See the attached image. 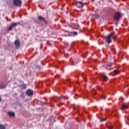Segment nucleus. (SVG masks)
<instances>
[{"label": "nucleus", "mask_w": 129, "mask_h": 129, "mask_svg": "<svg viewBox=\"0 0 129 129\" xmlns=\"http://www.w3.org/2000/svg\"><path fill=\"white\" fill-rule=\"evenodd\" d=\"M112 39H114V35H113V33H110L106 37V42L108 44H110L112 42Z\"/></svg>", "instance_id": "1"}, {"label": "nucleus", "mask_w": 129, "mask_h": 129, "mask_svg": "<svg viewBox=\"0 0 129 129\" xmlns=\"http://www.w3.org/2000/svg\"><path fill=\"white\" fill-rule=\"evenodd\" d=\"M14 6L16 7H21L22 6V0H13Z\"/></svg>", "instance_id": "2"}, {"label": "nucleus", "mask_w": 129, "mask_h": 129, "mask_svg": "<svg viewBox=\"0 0 129 129\" xmlns=\"http://www.w3.org/2000/svg\"><path fill=\"white\" fill-rule=\"evenodd\" d=\"M19 23L12 24V25L8 29V31H12L13 28H15V27H17V26H18V25H19Z\"/></svg>", "instance_id": "3"}, {"label": "nucleus", "mask_w": 129, "mask_h": 129, "mask_svg": "<svg viewBox=\"0 0 129 129\" xmlns=\"http://www.w3.org/2000/svg\"><path fill=\"white\" fill-rule=\"evenodd\" d=\"M26 94L28 96H32L34 95V92L32 90L28 89L26 91Z\"/></svg>", "instance_id": "4"}, {"label": "nucleus", "mask_w": 129, "mask_h": 129, "mask_svg": "<svg viewBox=\"0 0 129 129\" xmlns=\"http://www.w3.org/2000/svg\"><path fill=\"white\" fill-rule=\"evenodd\" d=\"M120 18V13H118V12H117L114 16V19L115 20V21H117V20H119Z\"/></svg>", "instance_id": "5"}, {"label": "nucleus", "mask_w": 129, "mask_h": 129, "mask_svg": "<svg viewBox=\"0 0 129 129\" xmlns=\"http://www.w3.org/2000/svg\"><path fill=\"white\" fill-rule=\"evenodd\" d=\"M76 6L77 8H83V6H84V4L81 2H77Z\"/></svg>", "instance_id": "6"}, {"label": "nucleus", "mask_w": 129, "mask_h": 129, "mask_svg": "<svg viewBox=\"0 0 129 129\" xmlns=\"http://www.w3.org/2000/svg\"><path fill=\"white\" fill-rule=\"evenodd\" d=\"M15 45L17 49H19V48H20V41H19V40H17L15 41Z\"/></svg>", "instance_id": "7"}, {"label": "nucleus", "mask_w": 129, "mask_h": 129, "mask_svg": "<svg viewBox=\"0 0 129 129\" xmlns=\"http://www.w3.org/2000/svg\"><path fill=\"white\" fill-rule=\"evenodd\" d=\"M8 114L11 117H13V116H15V113L14 112H9Z\"/></svg>", "instance_id": "8"}, {"label": "nucleus", "mask_w": 129, "mask_h": 129, "mask_svg": "<svg viewBox=\"0 0 129 129\" xmlns=\"http://www.w3.org/2000/svg\"><path fill=\"white\" fill-rule=\"evenodd\" d=\"M38 19H39L40 21H43V22H46V20H45V18L42 16H39L38 17Z\"/></svg>", "instance_id": "9"}, {"label": "nucleus", "mask_w": 129, "mask_h": 129, "mask_svg": "<svg viewBox=\"0 0 129 129\" xmlns=\"http://www.w3.org/2000/svg\"><path fill=\"white\" fill-rule=\"evenodd\" d=\"M6 87V85L3 83L0 84V89H3V88H5Z\"/></svg>", "instance_id": "10"}, {"label": "nucleus", "mask_w": 129, "mask_h": 129, "mask_svg": "<svg viewBox=\"0 0 129 129\" xmlns=\"http://www.w3.org/2000/svg\"><path fill=\"white\" fill-rule=\"evenodd\" d=\"M102 79H103L104 80V81H106L108 79L107 77L103 75L102 76Z\"/></svg>", "instance_id": "11"}, {"label": "nucleus", "mask_w": 129, "mask_h": 129, "mask_svg": "<svg viewBox=\"0 0 129 129\" xmlns=\"http://www.w3.org/2000/svg\"><path fill=\"white\" fill-rule=\"evenodd\" d=\"M91 16L92 17H93L95 19H98V18H99V15H98L92 14Z\"/></svg>", "instance_id": "12"}, {"label": "nucleus", "mask_w": 129, "mask_h": 129, "mask_svg": "<svg viewBox=\"0 0 129 129\" xmlns=\"http://www.w3.org/2000/svg\"><path fill=\"white\" fill-rule=\"evenodd\" d=\"M127 107V105L124 104L122 106L121 110H124Z\"/></svg>", "instance_id": "13"}, {"label": "nucleus", "mask_w": 129, "mask_h": 129, "mask_svg": "<svg viewBox=\"0 0 129 129\" xmlns=\"http://www.w3.org/2000/svg\"><path fill=\"white\" fill-rule=\"evenodd\" d=\"M113 72L115 75H117V74H119V71H118L116 70H114Z\"/></svg>", "instance_id": "14"}, {"label": "nucleus", "mask_w": 129, "mask_h": 129, "mask_svg": "<svg viewBox=\"0 0 129 129\" xmlns=\"http://www.w3.org/2000/svg\"><path fill=\"white\" fill-rule=\"evenodd\" d=\"M6 126L3 124H0V129H6Z\"/></svg>", "instance_id": "15"}, {"label": "nucleus", "mask_w": 129, "mask_h": 129, "mask_svg": "<svg viewBox=\"0 0 129 129\" xmlns=\"http://www.w3.org/2000/svg\"><path fill=\"white\" fill-rule=\"evenodd\" d=\"M22 88H23V89H26V88H27V85L26 84H23L22 85Z\"/></svg>", "instance_id": "16"}, {"label": "nucleus", "mask_w": 129, "mask_h": 129, "mask_svg": "<svg viewBox=\"0 0 129 129\" xmlns=\"http://www.w3.org/2000/svg\"><path fill=\"white\" fill-rule=\"evenodd\" d=\"M73 34H74V35L75 36H76V35H77V32H73Z\"/></svg>", "instance_id": "17"}, {"label": "nucleus", "mask_w": 129, "mask_h": 129, "mask_svg": "<svg viewBox=\"0 0 129 129\" xmlns=\"http://www.w3.org/2000/svg\"><path fill=\"white\" fill-rule=\"evenodd\" d=\"M64 97H64V96H60V97H58V98H59V99H62V98H64Z\"/></svg>", "instance_id": "18"}, {"label": "nucleus", "mask_w": 129, "mask_h": 129, "mask_svg": "<svg viewBox=\"0 0 129 129\" xmlns=\"http://www.w3.org/2000/svg\"><path fill=\"white\" fill-rule=\"evenodd\" d=\"M108 66H109L110 67H111V66H112V63H110L108 64Z\"/></svg>", "instance_id": "19"}, {"label": "nucleus", "mask_w": 129, "mask_h": 129, "mask_svg": "<svg viewBox=\"0 0 129 129\" xmlns=\"http://www.w3.org/2000/svg\"><path fill=\"white\" fill-rule=\"evenodd\" d=\"M56 78H60V76L59 75H56L55 77Z\"/></svg>", "instance_id": "20"}, {"label": "nucleus", "mask_w": 129, "mask_h": 129, "mask_svg": "<svg viewBox=\"0 0 129 129\" xmlns=\"http://www.w3.org/2000/svg\"><path fill=\"white\" fill-rule=\"evenodd\" d=\"M101 98L104 99V98H105V96L104 95H103L101 97Z\"/></svg>", "instance_id": "21"}, {"label": "nucleus", "mask_w": 129, "mask_h": 129, "mask_svg": "<svg viewBox=\"0 0 129 129\" xmlns=\"http://www.w3.org/2000/svg\"><path fill=\"white\" fill-rule=\"evenodd\" d=\"M104 120V118H102L101 119V121H103Z\"/></svg>", "instance_id": "22"}, {"label": "nucleus", "mask_w": 129, "mask_h": 129, "mask_svg": "<svg viewBox=\"0 0 129 129\" xmlns=\"http://www.w3.org/2000/svg\"><path fill=\"white\" fill-rule=\"evenodd\" d=\"M109 129H112V126H110L108 127Z\"/></svg>", "instance_id": "23"}, {"label": "nucleus", "mask_w": 129, "mask_h": 129, "mask_svg": "<svg viewBox=\"0 0 129 129\" xmlns=\"http://www.w3.org/2000/svg\"><path fill=\"white\" fill-rule=\"evenodd\" d=\"M2 101V97L0 96V102Z\"/></svg>", "instance_id": "24"}, {"label": "nucleus", "mask_w": 129, "mask_h": 129, "mask_svg": "<svg viewBox=\"0 0 129 129\" xmlns=\"http://www.w3.org/2000/svg\"><path fill=\"white\" fill-rule=\"evenodd\" d=\"M127 120H129V118H127Z\"/></svg>", "instance_id": "25"}, {"label": "nucleus", "mask_w": 129, "mask_h": 129, "mask_svg": "<svg viewBox=\"0 0 129 129\" xmlns=\"http://www.w3.org/2000/svg\"><path fill=\"white\" fill-rule=\"evenodd\" d=\"M66 99H67V97H66Z\"/></svg>", "instance_id": "26"}, {"label": "nucleus", "mask_w": 129, "mask_h": 129, "mask_svg": "<svg viewBox=\"0 0 129 129\" xmlns=\"http://www.w3.org/2000/svg\"><path fill=\"white\" fill-rule=\"evenodd\" d=\"M97 101H98V100L97 99Z\"/></svg>", "instance_id": "27"}]
</instances>
